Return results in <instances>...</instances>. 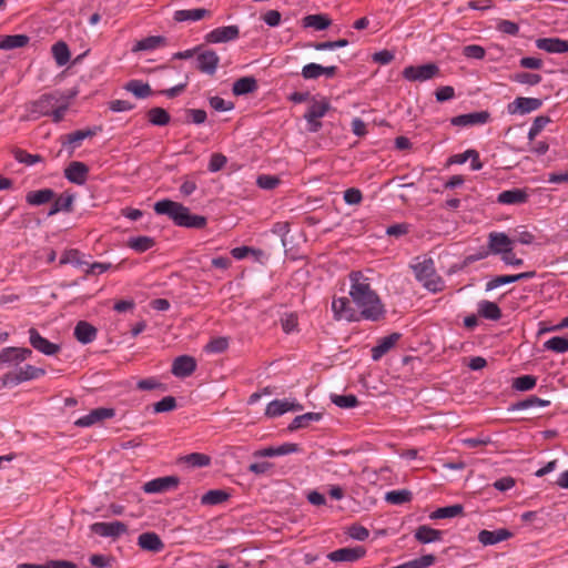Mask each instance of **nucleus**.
I'll return each instance as SVG.
<instances>
[{"mask_svg":"<svg viewBox=\"0 0 568 568\" xmlns=\"http://www.w3.org/2000/svg\"><path fill=\"white\" fill-rule=\"evenodd\" d=\"M349 297L365 321L378 322L385 316V307L378 294L372 288L371 280L362 271H352Z\"/></svg>","mask_w":568,"mask_h":568,"instance_id":"1","label":"nucleus"},{"mask_svg":"<svg viewBox=\"0 0 568 568\" xmlns=\"http://www.w3.org/2000/svg\"><path fill=\"white\" fill-rule=\"evenodd\" d=\"M69 105L68 98L62 93L58 91L44 93L27 104L28 119L38 120L42 116H51L53 122L59 123L64 119Z\"/></svg>","mask_w":568,"mask_h":568,"instance_id":"2","label":"nucleus"},{"mask_svg":"<svg viewBox=\"0 0 568 568\" xmlns=\"http://www.w3.org/2000/svg\"><path fill=\"white\" fill-rule=\"evenodd\" d=\"M154 212L169 216L178 226L203 229L206 225L204 216L192 214L186 206L169 199L158 201L154 204Z\"/></svg>","mask_w":568,"mask_h":568,"instance_id":"3","label":"nucleus"},{"mask_svg":"<svg viewBox=\"0 0 568 568\" xmlns=\"http://www.w3.org/2000/svg\"><path fill=\"white\" fill-rule=\"evenodd\" d=\"M415 277L423 283L424 287L429 292L437 293L444 287V281L436 274L435 263L433 258H424L412 265Z\"/></svg>","mask_w":568,"mask_h":568,"instance_id":"4","label":"nucleus"},{"mask_svg":"<svg viewBox=\"0 0 568 568\" xmlns=\"http://www.w3.org/2000/svg\"><path fill=\"white\" fill-rule=\"evenodd\" d=\"M45 375V369L31 364L18 367L16 371L6 373L0 378V387L17 386L24 382L38 379Z\"/></svg>","mask_w":568,"mask_h":568,"instance_id":"5","label":"nucleus"},{"mask_svg":"<svg viewBox=\"0 0 568 568\" xmlns=\"http://www.w3.org/2000/svg\"><path fill=\"white\" fill-rule=\"evenodd\" d=\"M331 109L329 101L326 98L316 100L314 97L310 100V105L304 119L307 121V130L310 132H318L322 128L321 119L325 116L327 111Z\"/></svg>","mask_w":568,"mask_h":568,"instance_id":"6","label":"nucleus"},{"mask_svg":"<svg viewBox=\"0 0 568 568\" xmlns=\"http://www.w3.org/2000/svg\"><path fill=\"white\" fill-rule=\"evenodd\" d=\"M352 298L334 297L332 301V311L336 321L345 320L347 322H361L362 316L356 307L352 306Z\"/></svg>","mask_w":568,"mask_h":568,"instance_id":"7","label":"nucleus"},{"mask_svg":"<svg viewBox=\"0 0 568 568\" xmlns=\"http://www.w3.org/2000/svg\"><path fill=\"white\" fill-rule=\"evenodd\" d=\"M90 530L100 537L118 539L128 532V525L119 520L98 521L90 526Z\"/></svg>","mask_w":568,"mask_h":568,"instance_id":"8","label":"nucleus"},{"mask_svg":"<svg viewBox=\"0 0 568 568\" xmlns=\"http://www.w3.org/2000/svg\"><path fill=\"white\" fill-rule=\"evenodd\" d=\"M439 73V68L435 63L422 65H409L403 70V77L408 81H427Z\"/></svg>","mask_w":568,"mask_h":568,"instance_id":"9","label":"nucleus"},{"mask_svg":"<svg viewBox=\"0 0 568 568\" xmlns=\"http://www.w3.org/2000/svg\"><path fill=\"white\" fill-rule=\"evenodd\" d=\"M29 343L30 345L38 352L52 356L60 352L61 346L59 344L52 343L45 337H43L39 331L34 327H31L29 331Z\"/></svg>","mask_w":568,"mask_h":568,"instance_id":"10","label":"nucleus"},{"mask_svg":"<svg viewBox=\"0 0 568 568\" xmlns=\"http://www.w3.org/2000/svg\"><path fill=\"white\" fill-rule=\"evenodd\" d=\"M515 241L504 232H491L488 235V250L491 254L503 256L514 250Z\"/></svg>","mask_w":568,"mask_h":568,"instance_id":"11","label":"nucleus"},{"mask_svg":"<svg viewBox=\"0 0 568 568\" xmlns=\"http://www.w3.org/2000/svg\"><path fill=\"white\" fill-rule=\"evenodd\" d=\"M542 101L537 98L518 97L507 105L509 114H528L541 108Z\"/></svg>","mask_w":568,"mask_h":568,"instance_id":"12","label":"nucleus"},{"mask_svg":"<svg viewBox=\"0 0 568 568\" xmlns=\"http://www.w3.org/2000/svg\"><path fill=\"white\" fill-rule=\"evenodd\" d=\"M366 554V549L363 546H356L354 548H339L331 551L327 555V559L333 562H354L363 558Z\"/></svg>","mask_w":568,"mask_h":568,"instance_id":"13","label":"nucleus"},{"mask_svg":"<svg viewBox=\"0 0 568 568\" xmlns=\"http://www.w3.org/2000/svg\"><path fill=\"white\" fill-rule=\"evenodd\" d=\"M114 415L115 410L113 408L99 407L92 409L89 414L78 418L74 422V425L78 427H90L104 419H110L114 417Z\"/></svg>","mask_w":568,"mask_h":568,"instance_id":"14","label":"nucleus"},{"mask_svg":"<svg viewBox=\"0 0 568 568\" xmlns=\"http://www.w3.org/2000/svg\"><path fill=\"white\" fill-rule=\"evenodd\" d=\"M220 63V57L213 50H204L196 57V69L205 74L213 75Z\"/></svg>","mask_w":568,"mask_h":568,"instance_id":"15","label":"nucleus"},{"mask_svg":"<svg viewBox=\"0 0 568 568\" xmlns=\"http://www.w3.org/2000/svg\"><path fill=\"white\" fill-rule=\"evenodd\" d=\"M239 36L240 29L237 26L219 27L205 36V41L209 43H223L235 40Z\"/></svg>","mask_w":568,"mask_h":568,"instance_id":"16","label":"nucleus"},{"mask_svg":"<svg viewBox=\"0 0 568 568\" xmlns=\"http://www.w3.org/2000/svg\"><path fill=\"white\" fill-rule=\"evenodd\" d=\"M196 366L197 364L194 357L189 355H181L173 361L171 373L175 377L185 378L195 372Z\"/></svg>","mask_w":568,"mask_h":568,"instance_id":"17","label":"nucleus"},{"mask_svg":"<svg viewBox=\"0 0 568 568\" xmlns=\"http://www.w3.org/2000/svg\"><path fill=\"white\" fill-rule=\"evenodd\" d=\"M179 478L175 476H165L152 479L143 485L146 494H159L178 487Z\"/></svg>","mask_w":568,"mask_h":568,"instance_id":"18","label":"nucleus"},{"mask_svg":"<svg viewBox=\"0 0 568 568\" xmlns=\"http://www.w3.org/2000/svg\"><path fill=\"white\" fill-rule=\"evenodd\" d=\"M303 406L300 403H291L286 399H274L266 406L265 415L267 417H278L286 412H298L302 410Z\"/></svg>","mask_w":568,"mask_h":568,"instance_id":"19","label":"nucleus"},{"mask_svg":"<svg viewBox=\"0 0 568 568\" xmlns=\"http://www.w3.org/2000/svg\"><path fill=\"white\" fill-rule=\"evenodd\" d=\"M89 168L83 162L73 161L64 170V176L74 184L83 185L87 182Z\"/></svg>","mask_w":568,"mask_h":568,"instance_id":"20","label":"nucleus"},{"mask_svg":"<svg viewBox=\"0 0 568 568\" xmlns=\"http://www.w3.org/2000/svg\"><path fill=\"white\" fill-rule=\"evenodd\" d=\"M490 119L488 111H479L467 114H460L452 119V124L456 126H471L478 124H485Z\"/></svg>","mask_w":568,"mask_h":568,"instance_id":"21","label":"nucleus"},{"mask_svg":"<svg viewBox=\"0 0 568 568\" xmlns=\"http://www.w3.org/2000/svg\"><path fill=\"white\" fill-rule=\"evenodd\" d=\"M535 276V271L523 272L514 275H498L486 283V291H493L501 285L515 283L521 280H530Z\"/></svg>","mask_w":568,"mask_h":568,"instance_id":"22","label":"nucleus"},{"mask_svg":"<svg viewBox=\"0 0 568 568\" xmlns=\"http://www.w3.org/2000/svg\"><path fill=\"white\" fill-rule=\"evenodd\" d=\"M529 194L525 189H510L500 192L497 196V202L506 205L524 204L528 201Z\"/></svg>","mask_w":568,"mask_h":568,"instance_id":"23","label":"nucleus"},{"mask_svg":"<svg viewBox=\"0 0 568 568\" xmlns=\"http://www.w3.org/2000/svg\"><path fill=\"white\" fill-rule=\"evenodd\" d=\"M536 47L548 53H566L568 52V40L560 38H539L536 40Z\"/></svg>","mask_w":568,"mask_h":568,"instance_id":"24","label":"nucleus"},{"mask_svg":"<svg viewBox=\"0 0 568 568\" xmlns=\"http://www.w3.org/2000/svg\"><path fill=\"white\" fill-rule=\"evenodd\" d=\"M300 450V446L294 443H284L277 447H265L258 449L254 453L255 457H277L284 456L293 453H297Z\"/></svg>","mask_w":568,"mask_h":568,"instance_id":"25","label":"nucleus"},{"mask_svg":"<svg viewBox=\"0 0 568 568\" xmlns=\"http://www.w3.org/2000/svg\"><path fill=\"white\" fill-rule=\"evenodd\" d=\"M511 536H513V534L506 528H500V529H496V530L484 529V530L479 531L478 540L484 546H489V545H496L500 541L507 540Z\"/></svg>","mask_w":568,"mask_h":568,"instance_id":"26","label":"nucleus"},{"mask_svg":"<svg viewBox=\"0 0 568 568\" xmlns=\"http://www.w3.org/2000/svg\"><path fill=\"white\" fill-rule=\"evenodd\" d=\"M400 338L399 333H393L378 341V343L372 348V358L379 361L386 353H388Z\"/></svg>","mask_w":568,"mask_h":568,"instance_id":"27","label":"nucleus"},{"mask_svg":"<svg viewBox=\"0 0 568 568\" xmlns=\"http://www.w3.org/2000/svg\"><path fill=\"white\" fill-rule=\"evenodd\" d=\"M138 545L141 549L160 552L164 549V544L155 532H143L138 538Z\"/></svg>","mask_w":568,"mask_h":568,"instance_id":"28","label":"nucleus"},{"mask_svg":"<svg viewBox=\"0 0 568 568\" xmlns=\"http://www.w3.org/2000/svg\"><path fill=\"white\" fill-rule=\"evenodd\" d=\"M97 328L85 321H80L74 327V337L82 344H89L97 337Z\"/></svg>","mask_w":568,"mask_h":568,"instance_id":"29","label":"nucleus"},{"mask_svg":"<svg viewBox=\"0 0 568 568\" xmlns=\"http://www.w3.org/2000/svg\"><path fill=\"white\" fill-rule=\"evenodd\" d=\"M477 313L480 317L489 321H499L503 316L497 303L483 300L477 305Z\"/></svg>","mask_w":568,"mask_h":568,"instance_id":"30","label":"nucleus"},{"mask_svg":"<svg viewBox=\"0 0 568 568\" xmlns=\"http://www.w3.org/2000/svg\"><path fill=\"white\" fill-rule=\"evenodd\" d=\"M166 43H168V40L163 36H150V37H146V38H143V39L139 40L134 44L132 51H134V52H138V51H153V50H155L158 48L166 45Z\"/></svg>","mask_w":568,"mask_h":568,"instance_id":"31","label":"nucleus"},{"mask_svg":"<svg viewBox=\"0 0 568 568\" xmlns=\"http://www.w3.org/2000/svg\"><path fill=\"white\" fill-rule=\"evenodd\" d=\"M55 196V193L51 189H41L37 191H30L26 195V201L28 204L33 206H39L45 203L51 202Z\"/></svg>","mask_w":568,"mask_h":568,"instance_id":"32","label":"nucleus"},{"mask_svg":"<svg viewBox=\"0 0 568 568\" xmlns=\"http://www.w3.org/2000/svg\"><path fill=\"white\" fill-rule=\"evenodd\" d=\"M257 81L254 77H243L237 79L232 87L234 95H244L257 90Z\"/></svg>","mask_w":568,"mask_h":568,"instance_id":"33","label":"nucleus"},{"mask_svg":"<svg viewBox=\"0 0 568 568\" xmlns=\"http://www.w3.org/2000/svg\"><path fill=\"white\" fill-rule=\"evenodd\" d=\"M443 531L427 525H422L415 530V538L422 544H429L442 540Z\"/></svg>","mask_w":568,"mask_h":568,"instance_id":"34","label":"nucleus"},{"mask_svg":"<svg viewBox=\"0 0 568 568\" xmlns=\"http://www.w3.org/2000/svg\"><path fill=\"white\" fill-rule=\"evenodd\" d=\"M207 16H210V11L204 8L183 9L174 12V20L178 22L199 21Z\"/></svg>","mask_w":568,"mask_h":568,"instance_id":"35","label":"nucleus"},{"mask_svg":"<svg viewBox=\"0 0 568 568\" xmlns=\"http://www.w3.org/2000/svg\"><path fill=\"white\" fill-rule=\"evenodd\" d=\"M53 203L49 210V215H54L61 211L63 212H71L72 211V204L74 201V195L71 193H63L57 199H53Z\"/></svg>","mask_w":568,"mask_h":568,"instance_id":"36","label":"nucleus"},{"mask_svg":"<svg viewBox=\"0 0 568 568\" xmlns=\"http://www.w3.org/2000/svg\"><path fill=\"white\" fill-rule=\"evenodd\" d=\"M323 417L322 413H305L303 415L296 416L292 423L288 425V430L294 432L300 428L307 427L311 423L320 422Z\"/></svg>","mask_w":568,"mask_h":568,"instance_id":"37","label":"nucleus"},{"mask_svg":"<svg viewBox=\"0 0 568 568\" xmlns=\"http://www.w3.org/2000/svg\"><path fill=\"white\" fill-rule=\"evenodd\" d=\"M29 37L26 34H11L4 36L0 40V49L12 50L27 45L29 43Z\"/></svg>","mask_w":568,"mask_h":568,"instance_id":"38","label":"nucleus"},{"mask_svg":"<svg viewBox=\"0 0 568 568\" xmlns=\"http://www.w3.org/2000/svg\"><path fill=\"white\" fill-rule=\"evenodd\" d=\"M148 120L151 124L156 126H164L170 123V113L160 106L152 108L146 113Z\"/></svg>","mask_w":568,"mask_h":568,"instance_id":"39","label":"nucleus"},{"mask_svg":"<svg viewBox=\"0 0 568 568\" xmlns=\"http://www.w3.org/2000/svg\"><path fill=\"white\" fill-rule=\"evenodd\" d=\"M464 514V507L459 504L440 507L430 514V519L454 518Z\"/></svg>","mask_w":568,"mask_h":568,"instance_id":"40","label":"nucleus"},{"mask_svg":"<svg viewBox=\"0 0 568 568\" xmlns=\"http://www.w3.org/2000/svg\"><path fill=\"white\" fill-rule=\"evenodd\" d=\"M124 89L134 94L139 99H145L152 94L151 87L148 83L142 82L141 80L129 81L125 84Z\"/></svg>","mask_w":568,"mask_h":568,"instance_id":"41","label":"nucleus"},{"mask_svg":"<svg viewBox=\"0 0 568 568\" xmlns=\"http://www.w3.org/2000/svg\"><path fill=\"white\" fill-rule=\"evenodd\" d=\"M126 245L138 253H143L152 248L155 245V241L150 236H136L130 237Z\"/></svg>","mask_w":568,"mask_h":568,"instance_id":"42","label":"nucleus"},{"mask_svg":"<svg viewBox=\"0 0 568 568\" xmlns=\"http://www.w3.org/2000/svg\"><path fill=\"white\" fill-rule=\"evenodd\" d=\"M230 497V494L222 489H212L205 493L201 497L202 505H220L226 501Z\"/></svg>","mask_w":568,"mask_h":568,"instance_id":"43","label":"nucleus"},{"mask_svg":"<svg viewBox=\"0 0 568 568\" xmlns=\"http://www.w3.org/2000/svg\"><path fill=\"white\" fill-rule=\"evenodd\" d=\"M52 54L59 67L65 65L70 60V50L65 42L59 41L52 45Z\"/></svg>","mask_w":568,"mask_h":568,"instance_id":"44","label":"nucleus"},{"mask_svg":"<svg viewBox=\"0 0 568 568\" xmlns=\"http://www.w3.org/2000/svg\"><path fill=\"white\" fill-rule=\"evenodd\" d=\"M97 130L95 129H87V130H77L74 132H71L64 136L65 141L64 143H68L72 145V148L80 146L81 142L87 138H92L95 135Z\"/></svg>","mask_w":568,"mask_h":568,"instance_id":"45","label":"nucleus"},{"mask_svg":"<svg viewBox=\"0 0 568 568\" xmlns=\"http://www.w3.org/2000/svg\"><path fill=\"white\" fill-rule=\"evenodd\" d=\"M304 27L322 31L329 27L331 20L324 14H308L303 19Z\"/></svg>","mask_w":568,"mask_h":568,"instance_id":"46","label":"nucleus"},{"mask_svg":"<svg viewBox=\"0 0 568 568\" xmlns=\"http://www.w3.org/2000/svg\"><path fill=\"white\" fill-rule=\"evenodd\" d=\"M549 405H550L549 400L539 398L535 395H531L526 399H523V400H519V402L513 404L511 409L513 410H521V409H527L530 407H546Z\"/></svg>","mask_w":568,"mask_h":568,"instance_id":"47","label":"nucleus"},{"mask_svg":"<svg viewBox=\"0 0 568 568\" xmlns=\"http://www.w3.org/2000/svg\"><path fill=\"white\" fill-rule=\"evenodd\" d=\"M183 463L192 468L206 467L211 464V457L202 453H192L182 457Z\"/></svg>","mask_w":568,"mask_h":568,"instance_id":"48","label":"nucleus"},{"mask_svg":"<svg viewBox=\"0 0 568 568\" xmlns=\"http://www.w3.org/2000/svg\"><path fill=\"white\" fill-rule=\"evenodd\" d=\"M59 264L60 265L72 264L75 266H80V265L87 264V262H84L82 260V254L79 250L69 248L62 253Z\"/></svg>","mask_w":568,"mask_h":568,"instance_id":"49","label":"nucleus"},{"mask_svg":"<svg viewBox=\"0 0 568 568\" xmlns=\"http://www.w3.org/2000/svg\"><path fill=\"white\" fill-rule=\"evenodd\" d=\"M20 365L17 353H14V346L4 347L0 351V369L4 366H14L18 367Z\"/></svg>","mask_w":568,"mask_h":568,"instance_id":"50","label":"nucleus"},{"mask_svg":"<svg viewBox=\"0 0 568 568\" xmlns=\"http://www.w3.org/2000/svg\"><path fill=\"white\" fill-rule=\"evenodd\" d=\"M544 347L558 354L568 352V338L554 336L544 343Z\"/></svg>","mask_w":568,"mask_h":568,"instance_id":"51","label":"nucleus"},{"mask_svg":"<svg viewBox=\"0 0 568 568\" xmlns=\"http://www.w3.org/2000/svg\"><path fill=\"white\" fill-rule=\"evenodd\" d=\"M412 493L406 489L402 490H392L386 493L385 500L393 505H402L410 501Z\"/></svg>","mask_w":568,"mask_h":568,"instance_id":"52","label":"nucleus"},{"mask_svg":"<svg viewBox=\"0 0 568 568\" xmlns=\"http://www.w3.org/2000/svg\"><path fill=\"white\" fill-rule=\"evenodd\" d=\"M331 400L333 404H335L336 406H338L341 408H354L359 404L357 397L353 394H348V395L334 394L331 396Z\"/></svg>","mask_w":568,"mask_h":568,"instance_id":"53","label":"nucleus"},{"mask_svg":"<svg viewBox=\"0 0 568 568\" xmlns=\"http://www.w3.org/2000/svg\"><path fill=\"white\" fill-rule=\"evenodd\" d=\"M537 384V377L532 375H521L513 382V387L520 392L532 389Z\"/></svg>","mask_w":568,"mask_h":568,"instance_id":"54","label":"nucleus"},{"mask_svg":"<svg viewBox=\"0 0 568 568\" xmlns=\"http://www.w3.org/2000/svg\"><path fill=\"white\" fill-rule=\"evenodd\" d=\"M550 118L548 115H539L535 118L529 131H528V140L534 141L535 138L545 129V126L550 122Z\"/></svg>","mask_w":568,"mask_h":568,"instance_id":"55","label":"nucleus"},{"mask_svg":"<svg viewBox=\"0 0 568 568\" xmlns=\"http://www.w3.org/2000/svg\"><path fill=\"white\" fill-rule=\"evenodd\" d=\"M229 347V338L227 337H215V338H212L205 346V351L207 353H214V354H219V353H223Z\"/></svg>","mask_w":568,"mask_h":568,"instance_id":"56","label":"nucleus"},{"mask_svg":"<svg viewBox=\"0 0 568 568\" xmlns=\"http://www.w3.org/2000/svg\"><path fill=\"white\" fill-rule=\"evenodd\" d=\"M14 159L28 166L33 165L42 161V156L39 154H31L24 150L18 149L14 151Z\"/></svg>","mask_w":568,"mask_h":568,"instance_id":"57","label":"nucleus"},{"mask_svg":"<svg viewBox=\"0 0 568 568\" xmlns=\"http://www.w3.org/2000/svg\"><path fill=\"white\" fill-rule=\"evenodd\" d=\"M513 79L521 84L536 85L540 83L541 75L537 73L519 72L516 73Z\"/></svg>","mask_w":568,"mask_h":568,"instance_id":"58","label":"nucleus"},{"mask_svg":"<svg viewBox=\"0 0 568 568\" xmlns=\"http://www.w3.org/2000/svg\"><path fill=\"white\" fill-rule=\"evenodd\" d=\"M176 407V399L173 396H165L153 405L155 413L171 412Z\"/></svg>","mask_w":568,"mask_h":568,"instance_id":"59","label":"nucleus"},{"mask_svg":"<svg viewBox=\"0 0 568 568\" xmlns=\"http://www.w3.org/2000/svg\"><path fill=\"white\" fill-rule=\"evenodd\" d=\"M322 65L317 63L305 64L302 69V77L306 80H314L322 77Z\"/></svg>","mask_w":568,"mask_h":568,"instance_id":"60","label":"nucleus"},{"mask_svg":"<svg viewBox=\"0 0 568 568\" xmlns=\"http://www.w3.org/2000/svg\"><path fill=\"white\" fill-rule=\"evenodd\" d=\"M463 54L469 59L481 60L485 58L486 51L481 45L469 44L464 47Z\"/></svg>","mask_w":568,"mask_h":568,"instance_id":"61","label":"nucleus"},{"mask_svg":"<svg viewBox=\"0 0 568 568\" xmlns=\"http://www.w3.org/2000/svg\"><path fill=\"white\" fill-rule=\"evenodd\" d=\"M347 534L351 538L355 540L364 541L368 538L369 530L364 526L355 524L348 528Z\"/></svg>","mask_w":568,"mask_h":568,"instance_id":"62","label":"nucleus"},{"mask_svg":"<svg viewBox=\"0 0 568 568\" xmlns=\"http://www.w3.org/2000/svg\"><path fill=\"white\" fill-rule=\"evenodd\" d=\"M185 113L187 121L194 124H202L207 118L206 112L202 109H187Z\"/></svg>","mask_w":568,"mask_h":568,"instance_id":"63","label":"nucleus"},{"mask_svg":"<svg viewBox=\"0 0 568 568\" xmlns=\"http://www.w3.org/2000/svg\"><path fill=\"white\" fill-rule=\"evenodd\" d=\"M363 200L361 190L356 187H349L344 192V201L349 205L359 204Z\"/></svg>","mask_w":568,"mask_h":568,"instance_id":"64","label":"nucleus"}]
</instances>
